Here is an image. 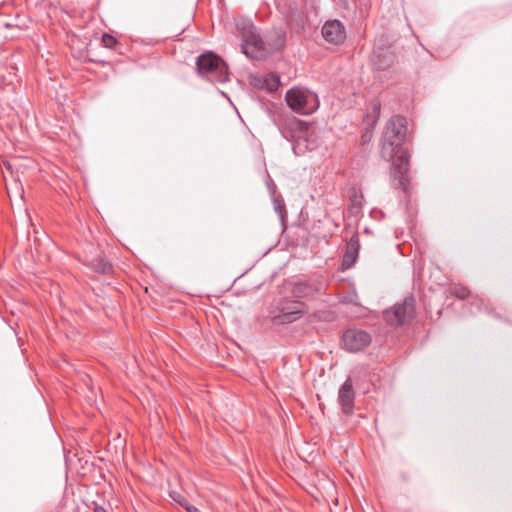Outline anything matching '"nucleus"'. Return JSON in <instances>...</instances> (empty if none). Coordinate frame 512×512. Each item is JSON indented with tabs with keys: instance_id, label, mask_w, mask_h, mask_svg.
Listing matches in <instances>:
<instances>
[{
	"instance_id": "14",
	"label": "nucleus",
	"mask_w": 512,
	"mask_h": 512,
	"mask_svg": "<svg viewBox=\"0 0 512 512\" xmlns=\"http://www.w3.org/2000/svg\"><path fill=\"white\" fill-rule=\"evenodd\" d=\"M251 83L258 89L273 92L280 85V77L278 74L270 72L261 77H253Z\"/></svg>"
},
{
	"instance_id": "11",
	"label": "nucleus",
	"mask_w": 512,
	"mask_h": 512,
	"mask_svg": "<svg viewBox=\"0 0 512 512\" xmlns=\"http://www.w3.org/2000/svg\"><path fill=\"white\" fill-rule=\"evenodd\" d=\"M355 391L351 378H347L339 389L338 402L344 414H351L354 408Z\"/></svg>"
},
{
	"instance_id": "4",
	"label": "nucleus",
	"mask_w": 512,
	"mask_h": 512,
	"mask_svg": "<svg viewBox=\"0 0 512 512\" xmlns=\"http://www.w3.org/2000/svg\"><path fill=\"white\" fill-rule=\"evenodd\" d=\"M198 73L210 81L224 83L228 81V68L225 62L213 52H205L197 57Z\"/></svg>"
},
{
	"instance_id": "9",
	"label": "nucleus",
	"mask_w": 512,
	"mask_h": 512,
	"mask_svg": "<svg viewBox=\"0 0 512 512\" xmlns=\"http://www.w3.org/2000/svg\"><path fill=\"white\" fill-rule=\"evenodd\" d=\"M321 33L326 42L334 45L343 44L347 37L346 28L338 19L327 20L322 26Z\"/></svg>"
},
{
	"instance_id": "16",
	"label": "nucleus",
	"mask_w": 512,
	"mask_h": 512,
	"mask_svg": "<svg viewBox=\"0 0 512 512\" xmlns=\"http://www.w3.org/2000/svg\"><path fill=\"white\" fill-rule=\"evenodd\" d=\"M358 238L352 237L349 244H348V252L344 256L343 265L350 266L355 260L354 253L357 254L358 252Z\"/></svg>"
},
{
	"instance_id": "23",
	"label": "nucleus",
	"mask_w": 512,
	"mask_h": 512,
	"mask_svg": "<svg viewBox=\"0 0 512 512\" xmlns=\"http://www.w3.org/2000/svg\"><path fill=\"white\" fill-rule=\"evenodd\" d=\"M269 188H270V189H271V188L275 189V184H272L271 186H269Z\"/></svg>"
},
{
	"instance_id": "1",
	"label": "nucleus",
	"mask_w": 512,
	"mask_h": 512,
	"mask_svg": "<svg viewBox=\"0 0 512 512\" xmlns=\"http://www.w3.org/2000/svg\"><path fill=\"white\" fill-rule=\"evenodd\" d=\"M237 29L242 36V51L251 59L261 60L268 54L285 47L286 32L282 28H272L266 32L264 38L260 37L250 21L237 23Z\"/></svg>"
},
{
	"instance_id": "22",
	"label": "nucleus",
	"mask_w": 512,
	"mask_h": 512,
	"mask_svg": "<svg viewBox=\"0 0 512 512\" xmlns=\"http://www.w3.org/2000/svg\"><path fill=\"white\" fill-rule=\"evenodd\" d=\"M186 509L189 511V512H193V511H197V508L194 507V506H187Z\"/></svg>"
},
{
	"instance_id": "19",
	"label": "nucleus",
	"mask_w": 512,
	"mask_h": 512,
	"mask_svg": "<svg viewBox=\"0 0 512 512\" xmlns=\"http://www.w3.org/2000/svg\"><path fill=\"white\" fill-rule=\"evenodd\" d=\"M101 42L104 45V47L112 49L115 47L117 40L112 35L105 33L102 36Z\"/></svg>"
},
{
	"instance_id": "15",
	"label": "nucleus",
	"mask_w": 512,
	"mask_h": 512,
	"mask_svg": "<svg viewBox=\"0 0 512 512\" xmlns=\"http://www.w3.org/2000/svg\"><path fill=\"white\" fill-rule=\"evenodd\" d=\"M90 266L95 272L100 274H109L113 270L111 263L100 256L91 260Z\"/></svg>"
},
{
	"instance_id": "21",
	"label": "nucleus",
	"mask_w": 512,
	"mask_h": 512,
	"mask_svg": "<svg viewBox=\"0 0 512 512\" xmlns=\"http://www.w3.org/2000/svg\"><path fill=\"white\" fill-rule=\"evenodd\" d=\"M94 512H106V510L102 506H96Z\"/></svg>"
},
{
	"instance_id": "2",
	"label": "nucleus",
	"mask_w": 512,
	"mask_h": 512,
	"mask_svg": "<svg viewBox=\"0 0 512 512\" xmlns=\"http://www.w3.org/2000/svg\"><path fill=\"white\" fill-rule=\"evenodd\" d=\"M407 138V119L400 115L392 116L386 123L381 137V156L390 161L397 155L408 153L403 145Z\"/></svg>"
},
{
	"instance_id": "20",
	"label": "nucleus",
	"mask_w": 512,
	"mask_h": 512,
	"mask_svg": "<svg viewBox=\"0 0 512 512\" xmlns=\"http://www.w3.org/2000/svg\"><path fill=\"white\" fill-rule=\"evenodd\" d=\"M371 136L372 135L369 132L364 133L361 137L362 142L365 143L366 141H369L371 139Z\"/></svg>"
},
{
	"instance_id": "5",
	"label": "nucleus",
	"mask_w": 512,
	"mask_h": 512,
	"mask_svg": "<svg viewBox=\"0 0 512 512\" xmlns=\"http://www.w3.org/2000/svg\"><path fill=\"white\" fill-rule=\"evenodd\" d=\"M414 317L415 299L412 296L406 297L402 303H397L384 312V319L391 326L405 325Z\"/></svg>"
},
{
	"instance_id": "12",
	"label": "nucleus",
	"mask_w": 512,
	"mask_h": 512,
	"mask_svg": "<svg viewBox=\"0 0 512 512\" xmlns=\"http://www.w3.org/2000/svg\"><path fill=\"white\" fill-rule=\"evenodd\" d=\"M290 125L294 126L297 129V135H292V138L295 141L293 145V151L296 155L304 154L306 150H308V147L305 144V136L307 134L308 127L306 123L295 118L290 122Z\"/></svg>"
},
{
	"instance_id": "13",
	"label": "nucleus",
	"mask_w": 512,
	"mask_h": 512,
	"mask_svg": "<svg viewBox=\"0 0 512 512\" xmlns=\"http://www.w3.org/2000/svg\"><path fill=\"white\" fill-rule=\"evenodd\" d=\"M372 61L374 65L380 70L390 68L396 61V55L389 48H375L373 50Z\"/></svg>"
},
{
	"instance_id": "8",
	"label": "nucleus",
	"mask_w": 512,
	"mask_h": 512,
	"mask_svg": "<svg viewBox=\"0 0 512 512\" xmlns=\"http://www.w3.org/2000/svg\"><path fill=\"white\" fill-rule=\"evenodd\" d=\"M343 348L349 352H359L370 345L371 336L363 330L348 329L342 335Z\"/></svg>"
},
{
	"instance_id": "3",
	"label": "nucleus",
	"mask_w": 512,
	"mask_h": 512,
	"mask_svg": "<svg viewBox=\"0 0 512 512\" xmlns=\"http://www.w3.org/2000/svg\"><path fill=\"white\" fill-rule=\"evenodd\" d=\"M287 105L296 113L311 115L319 108L318 95L303 87H292L286 92Z\"/></svg>"
},
{
	"instance_id": "10",
	"label": "nucleus",
	"mask_w": 512,
	"mask_h": 512,
	"mask_svg": "<svg viewBox=\"0 0 512 512\" xmlns=\"http://www.w3.org/2000/svg\"><path fill=\"white\" fill-rule=\"evenodd\" d=\"M324 289V282L320 279L297 281L293 284L291 293L295 298H310Z\"/></svg>"
},
{
	"instance_id": "6",
	"label": "nucleus",
	"mask_w": 512,
	"mask_h": 512,
	"mask_svg": "<svg viewBox=\"0 0 512 512\" xmlns=\"http://www.w3.org/2000/svg\"><path fill=\"white\" fill-rule=\"evenodd\" d=\"M409 153H402L401 155L395 156L391 165V178L392 185L395 188L402 189L404 192H408L409 189V176H408V166H409Z\"/></svg>"
},
{
	"instance_id": "18",
	"label": "nucleus",
	"mask_w": 512,
	"mask_h": 512,
	"mask_svg": "<svg viewBox=\"0 0 512 512\" xmlns=\"http://www.w3.org/2000/svg\"><path fill=\"white\" fill-rule=\"evenodd\" d=\"M450 292L453 296L459 299H465L469 296L470 291L467 287L462 285H454L450 288Z\"/></svg>"
},
{
	"instance_id": "7",
	"label": "nucleus",
	"mask_w": 512,
	"mask_h": 512,
	"mask_svg": "<svg viewBox=\"0 0 512 512\" xmlns=\"http://www.w3.org/2000/svg\"><path fill=\"white\" fill-rule=\"evenodd\" d=\"M307 312L305 303L289 300L281 304L278 313L273 317L278 324H288L302 318Z\"/></svg>"
},
{
	"instance_id": "17",
	"label": "nucleus",
	"mask_w": 512,
	"mask_h": 512,
	"mask_svg": "<svg viewBox=\"0 0 512 512\" xmlns=\"http://www.w3.org/2000/svg\"><path fill=\"white\" fill-rule=\"evenodd\" d=\"M273 203H274V209L280 217L281 224L284 226L285 219L287 216L285 204L282 200H279L278 198H274Z\"/></svg>"
}]
</instances>
